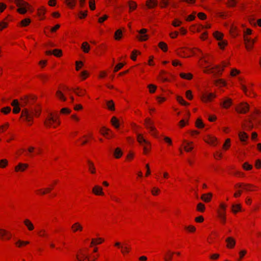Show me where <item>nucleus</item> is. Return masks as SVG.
I'll use <instances>...</instances> for the list:
<instances>
[{
  "instance_id": "nucleus-1",
  "label": "nucleus",
  "mask_w": 261,
  "mask_h": 261,
  "mask_svg": "<svg viewBox=\"0 0 261 261\" xmlns=\"http://www.w3.org/2000/svg\"><path fill=\"white\" fill-rule=\"evenodd\" d=\"M40 114V108L36 106H33L22 110L20 118L28 126H31L34 123V118L39 117Z\"/></svg>"
},
{
  "instance_id": "nucleus-2",
  "label": "nucleus",
  "mask_w": 261,
  "mask_h": 261,
  "mask_svg": "<svg viewBox=\"0 0 261 261\" xmlns=\"http://www.w3.org/2000/svg\"><path fill=\"white\" fill-rule=\"evenodd\" d=\"M136 140L139 145L142 148V153L144 155H148L150 153L152 149V144L151 142L148 140L146 137L141 133L136 134Z\"/></svg>"
},
{
  "instance_id": "nucleus-3",
  "label": "nucleus",
  "mask_w": 261,
  "mask_h": 261,
  "mask_svg": "<svg viewBox=\"0 0 261 261\" xmlns=\"http://www.w3.org/2000/svg\"><path fill=\"white\" fill-rule=\"evenodd\" d=\"M61 122L58 116L54 112L49 113L44 121L45 127L49 129H56L58 127Z\"/></svg>"
},
{
  "instance_id": "nucleus-4",
  "label": "nucleus",
  "mask_w": 261,
  "mask_h": 261,
  "mask_svg": "<svg viewBox=\"0 0 261 261\" xmlns=\"http://www.w3.org/2000/svg\"><path fill=\"white\" fill-rule=\"evenodd\" d=\"M75 257L77 261H95L97 259V255L89 254L88 249L86 247L80 249L76 252Z\"/></svg>"
},
{
  "instance_id": "nucleus-5",
  "label": "nucleus",
  "mask_w": 261,
  "mask_h": 261,
  "mask_svg": "<svg viewBox=\"0 0 261 261\" xmlns=\"http://www.w3.org/2000/svg\"><path fill=\"white\" fill-rule=\"evenodd\" d=\"M227 207L228 205L226 202L221 201L219 202L218 207L216 210L217 217L222 225H225L226 223V212Z\"/></svg>"
},
{
  "instance_id": "nucleus-6",
  "label": "nucleus",
  "mask_w": 261,
  "mask_h": 261,
  "mask_svg": "<svg viewBox=\"0 0 261 261\" xmlns=\"http://www.w3.org/2000/svg\"><path fill=\"white\" fill-rule=\"evenodd\" d=\"M226 67L225 63H222L218 65H216L213 66L205 67L203 69V72L206 74H213L215 76H221Z\"/></svg>"
},
{
  "instance_id": "nucleus-7",
  "label": "nucleus",
  "mask_w": 261,
  "mask_h": 261,
  "mask_svg": "<svg viewBox=\"0 0 261 261\" xmlns=\"http://www.w3.org/2000/svg\"><path fill=\"white\" fill-rule=\"evenodd\" d=\"M254 84L252 82H247L246 84L243 82L240 83V87L245 95L250 98L256 97L257 94L253 89Z\"/></svg>"
},
{
  "instance_id": "nucleus-8",
  "label": "nucleus",
  "mask_w": 261,
  "mask_h": 261,
  "mask_svg": "<svg viewBox=\"0 0 261 261\" xmlns=\"http://www.w3.org/2000/svg\"><path fill=\"white\" fill-rule=\"evenodd\" d=\"M195 49V48L181 47L176 50V53L177 56L181 58H190L194 55Z\"/></svg>"
},
{
  "instance_id": "nucleus-9",
  "label": "nucleus",
  "mask_w": 261,
  "mask_h": 261,
  "mask_svg": "<svg viewBox=\"0 0 261 261\" xmlns=\"http://www.w3.org/2000/svg\"><path fill=\"white\" fill-rule=\"evenodd\" d=\"M14 3L18 7L17 11L20 14H25L32 8L28 2L23 0H16Z\"/></svg>"
},
{
  "instance_id": "nucleus-10",
  "label": "nucleus",
  "mask_w": 261,
  "mask_h": 261,
  "mask_svg": "<svg viewBox=\"0 0 261 261\" xmlns=\"http://www.w3.org/2000/svg\"><path fill=\"white\" fill-rule=\"evenodd\" d=\"M214 61L213 56L210 54H205L198 62L199 66L204 69L205 67L211 66L210 65Z\"/></svg>"
},
{
  "instance_id": "nucleus-11",
  "label": "nucleus",
  "mask_w": 261,
  "mask_h": 261,
  "mask_svg": "<svg viewBox=\"0 0 261 261\" xmlns=\"http://www.w3.org/2000/svg\"><path fill=\"white\" fill-rule=\"evenodd\" d=\"M217 94L214 92H203L201 93L200 99L204 103H211L216 98Z\"/></svg>"
},
{
  "instance_id": "nucleus-12",
  "label": "nucleus",
  "mask_w": 261,
  "mask_h": 261,
  "mask_svg": "<svg viewBox=\"0 0 261 261\" xmlns=\"http://www.w3.org/2000/svg\"><path fill=\"white\" fill-rule=\"evenodd\" d=\"M147 33V29L145 28L141 29V30L137 31L136 38L140 42L146 41L149 38V35Z\"/></svg>"
},
{
  "instance_id": "nucleus-13",
  "label": "nucleus",
  "mask_w": 261,
  "mask_h": 261,
  "mask_svg": "<svg viewBox=\"0 0 261 261\" xmlns=\"http://www.w3.org/2000/svg\"><path fill=\"white\" fill-rule=\"evenodd\" d=\"M243 40H244V43L245 49L248 51H251L254 48V44L257 41V37H254L253 38L251 37V38L243 39Z\"/></svg>"
},
{
  "instance_id": "nucleus-14",
  "label": "nucleus",
  "mask_w": 261,
  "mask_h": 261,
  "mask_svg": "<svg viewBox=\"0 0 261 261\" xmlns=\"http://www.w3.org/2000/svg\"><path fill=\"white\" fill-rule=\"evenodd\" d=\"M203 141L208 145L212 146H216L218 143V138L214 135L207 134L203 138Z\"/></svg>"
},
{
  "instance_id": "nucleus-15",
  "label": "nucleus",
  "mask_w": 261,
  "mask_h": 261,
  "mask_svg": "<svg viewBox=\"0 0 261 261\" xmlns=\"http://www.w3.org/2000/svg\"><path fill=\"white\" fill-rule=\"evenodd\" d=\"M93 138V133L92 132H89L79 138L77 142L80 143V145L84 146L89 143L90 140H92Z\"/></svg>"
},
{
  "instance_id": "nucleus-16",
  "label": "nucleus",
  "mask_w": 261,
  "mask_h": 261,
  "mask_svg": "<svg viewBox=\"0 0 261 261\" xmlns=\"http://www.w3.org/2000/svg\"><path fill=\"white\" fill-rule=\"evenodd\" d=\"M249 105L246 102H242L237 105L236 111L240 114H245L249 111Z\"/></svg>"
},
{
  "instance_id": "nucleus-17",
  "label": "nucleus",
  "mask_w": 261,
  "mask_h": 261,
  "mask_svg": "<svg viewBox=\"0 0 261 261\" xmlns=\"http://www.w3.org/2000/svg\"><path fill=\"white\" fill-rule=\"evenodd\" d=\"M99 132L107 139H111L115 137L114 132L107 127H102L100 129Z\"/></svg>"
},
{
  "instance_id": "nucleus-18",
  "label": "nucleus",
  "mask_w": 261,
  "mask_h": 261,
  "mask_svg": "<svg viewBox=\"0 0 261 261\" xmlns=\"http://www.w3.org/2000/svg\"><path fill=\"white\" fill-rule=\"evenodd\" d=\"M91 192L96 196L103 197L105 195L103 188L99 185H94L92 188Z\"/></svg>"
},
{
  "instance_id": "nucleus-19",
  "label": "nucleus",
  "mask_w": 261,
  "mask_h": 261,
  "mask_svg": "<svg viewBox=\"0 0 261 261\" xmlns=\"http://www.w3.org/2000/svg\"><path fill=\"white\" fill-rule=\"evenodd\" d=\"M13 21V17L8 15L4 18L1 21H0V32L2 31L5 29H7L10 22Z\"/></svg>"
},
{
  "instance_id": "nucleus-20",
  "label": "nucleus",
  "mask_w": 261,
  "mask_h": 261,
  "mask_svg": "<svg viewBox=\"0 0 261 261\" xmlns=\"http://www.w3.org/2000/svg\"><path fill=\"white\" fill-rule=\"evenodd\" d=\"M12 238V233L7 230L0 228V240L9 241Z\"/></svg>"
},
{
  "instance_id": "nucleus-21",
  "label": "nucleus",
  "mask_w": 261,
  "mask_h": 261,
  "mask_svg": "<svg viewBox=\"0 0 261 261\" xmlns=\"http://www.w3.org/2000/svg\"><path fill=\"white\" fill-rule=\"evenodd\" d=\"M182 146L186 152H191L194 148V143L192 141H189L186 139L182 141Z\"/></svg>"
},
{
  "instance_id": "nucleus-22",
  "label": "nucleus",
  "mask_w": 261,
  "mask_h": 261,
  "mask_svg": "<svg viewBox=\"0 0 261 261\" xmlns=\"http://www.w3.org/2000/svg\"><path fill=\"white\" fill-rule=\"evenodd\" d=\"M131 245L129 243L126 242L122 243L120 252L123 256H125L128 254L131 251Z\"/></svg>"
},
{
  "instance_id": "nucleus-23",
  "label": "nucleus",
  "mask_w": 261,
  "mask_h": 261,
  "mask_svg": "<svg viewBox=\"0 0 261 261\" xmlns=\"http://www.w3.org/2000/svg\"><path fill=\"white\" fill-rule=\"evenodd\" d=\"M84 230V226L80 222H75L72 224L71 230L72 233L82 232Z\"/></svg>"
},
{
  "instance_id": "nucleus-24",
  "label": "nucleus",
  "mask_w": 261,
  "mask_h": 261,
  "mask_svg": "<svg viewBox=\"0 0 261 261\" xmlns=\"http://www.w3.org/2000/svg\"><path fill=\"white\" fill-rule=\"evenodd\" d=\"M71 90L76 95L79 97H83L87 94L86 90L79 86L72 88Z\"/></svg>"
},
{
  "instance_id": "nucleus-25",
  "label": "nucleus",
  "mask_w": 261,
  "mask_h": 261,
  "mask_svg": "<svg viewBox=\"0 0 261 261\" xmlns=\"http://www.w3.org/2000/svg\"><path fill=\"white\" fill-rule=\"evenodd\" d=\"M46 13V9L43 6L39 7L37 9V15L40 20H43L45 19Z\"/></svg>"
},
{
  "instance_id": "nucleus-26",
  "label": "nucleus",
  "mask_w": 261,
  "mask_h": 261,
  "mask_svg": "<svg viewBox=\"0 0 261 261\" xmlns=\"http://www.w3.org/2000/svg\"><path fill=\"white\" fill-rule=\"evenodd\" d=\"M226 247L228 249H233L236 245V240L232 237H228L225 239Z\"/></svg>"
},
{
  "instance_id": "nucleus-27",
  "label": "nucleus",
  "mask_w": 261,
  "mask_h": 261,
  "mask_svg": "<svg viewBox=\"0 0 261 261\" xmlns=\"http://www.w3.org/2000/svg\"><path fill=\"white\" fill-rule=\"evenodd\" d=\"M33 99L32 98L29 96H24L22 97L20 99V105L21 107H26L28 106V107H31Z\"/></svg>"
},
{
  "instance_id": "nucleus-28",
  "label": "nucleus",
  "mask_w": 261,
  "mask_h": 261,
  "mask_svg": "<svg viewBox=\"0 0 261 261\" xmlns=\"http://www.w3.org/2000/svg\"><path fill=\"white\" fill-rule=\"evenodd\" d=\"M243 39L251 38L253 31L250 28H246L245 24H242Z\"/></svg>"
},
{
  "instance_id": "nucleus-29",
  "label": "nucleus",
  "mask_w": 261,
  "mask_h": 261,
  "mask_svg": "<svg viewBox=\"0 0 261 261\" xmlns=\"http://www.w3.org/2000/svg\"><path fill=\"white\" fill-rule=\"evenodd\" d=\"M174 255V251L171 249H167L163 254V259L164 261H172L173 256Z\"/></svg>"
},
{
  "instance_id": "nucleus-30",
  "label": "nucleus",
  "mask_w": 261,
  "mask_h": 261,
  "mask_svg": "<svg viewBox=\"0 0 261 261\" xmlns=\"http://www.w3.org/2000/svg\"><path fill=\"white\" fill-rule=\"evenodd\" d=\"M11 106L13 107V113L14 114H18L20 112L21 105L17 99H14L11 103Z\"/></svg>"
},
{
  "instance_id": "nucleus-31",
  "label": "nucleus",
  "mask_w": 261,
  "mask_h": 261,
  "mask_svg": "<svg viewBox=\"0 0 261 261\" xmlns=\"http://www.w3.org/2000/svg\"><path fill=\"white\" fill-rule=\"evenodd\" d=\"M190 116V112H188L187 116L185 118L179 121V122L178 123V126L180 128H182L189 124V119Z\"/></svg>"
},
{
  "instance_id": "nucleus-32",
  "label": "nucleus",
  "mask_w": 261,
  "mask_h": 261,
  "mask_svg": "<svg viewBox=\"0 0 261 261\" xmlns=\"http://www.w3.org/2000/svg\"><path fill=\"white\" fill-rule=\"evenodd\" d=\"M53 190V187H47L36 190L35 192L37 195L43 196L49 193Z\"/></svg>"
},
{
  "instance_id": "nucleus-33",
  "label": "nucleus",
  "mask_w": 261,
  "mask_h": 261,
  "mask_svg": "<svg viewBox=\"0 0 261 261\" xmlns=\"http://www.w3.org/2000/svg\"><path fill=\"white\" fill-rule=\"evenodd\" d=\"M232 105V100L229 97H225L223 101L220 103L221 107L224 109H229Z\"/></svg>"
},
{
  "instance_id": "nucleus-34",
  "label": "nucleus",
  "mask_w": 261,
  "mask_h": 261,
  "mask_svg": "<svg viewBox=\"0 0 261 261\" xmlns=\"http://www.w3.org/2000/svg\"><path fill=\"white\" fill-rule=\"evenodd\" d=\"M28 167L29 165L27 163H19L15 167L14 170L16 172H22L25 171Z\"/></svg>"
},
{
  "instance_id": "nucleus-35",
  "label": "nucleus",
  "mask_w": 261,
  "mask_h": 261,
  "mask_svg": "<svg viewBox=\"0 0 261 261\" xmlns=\"http://www.w3.org/2000/svg\"><path fill=\"white\" fill-rule=\"evenodd\" d=\"M238 137L240 141L243 143V145H246L249 138L248 134L243 131H241L238 134Z\"/></svg>"
},
{
  "instance_id": "nucleus-36",
  "label": "nucleus",
  "mask_w": 261,
  "mask_h": 261,
  "mask_svg": "<svg viewBox=\"0 0 261 261\" xmlns=\"http://www.w3.org/2000/svg\"><path fill=\"white\" fill-rule=\"evenodd\" d=\"M230 210L232 213L236 215L238 213L242 212V206L240 203H233L230 207Z\"/></svg>"
},
{
  "instance_id": "nucleus-37",
  "label": "nucleus",
  "mask_w": 261,
  "mask_h": 261,
  "mask_svg": "<svg viewBox=\"0 0 261 261\" xmlns=\"http://www.w3.org/2000/svg\"><path fill=\"white\" fill-rule=\"evenodd\" d=\"M159 4L158 0H146L145 6L148 9H155Z\"/></svg>"
},
{
  "instance_id": "nucleus-38",
  "label": "nucleus",
  "mask_w": 261,
  "mask_h": 261,
  "mask_svg": "<svg viewBox=\"0 0 261 261\" xmlns=\"http://www.w3.org/2000/svg\"><path fill=\"white\" fill-rule=\"evenodd\" d=\"M105 242V239L102 238L97 237L91 239L90 247H92L93 246L98 245L102 244Z\"/></svg>"
},
{
  "instance_id": "nucleus-39",
  "label": "nucleus",
  "mask_w": 261,
  "mask_h": 261,
  "mask_svg": "<svg viewBox=\"0 0 261 261\" xmlns=\"http://www.w3.org/2000/svg\"><path fill=\"white\" fill-rule=\"evenodd\" d=\"M258 187L252 184H245L244 185V190L247 192H255L258 191Z\"/></svg>"
},
{
  "instance_id": "nucleus-40",
  "label": "nucleus",
  "mask_w": 261,
  "mask_h": 261,
  "mask_svg": "<svg viewBox=\"0 0 261 261\" xmlns=\"http://www.w3.org/2000/svg\"><path fill=\"white\" fill-rule=\"evenodd\" d=\"M158 79L162 83L171 82V80L167 76L166 72L163 70L160 72Z\"/></svg>"
},
{
  "instance_id": "nucleus-41",
  "label": "nucleus",
  "mask_w": 261,
  "mask_h": 261,
  "mask_svg": "<svg viewBox=\"0 0 261 261\" xmlns=\"http://www.w3.org/2000/svg\"><path fill=\"white\" fill-rule=\"evenodd\" d=\"M213 196V194L211 192H209L202 194L200 198L203 202L209 203L212 201Z\"/></svg>"
},
{
  "instance_id": "nucleus-42",
  "label": "nucleus",
  "mask_w": 261,
  "mask_h": 261,
  "mask_svg": "<svg viewBox=\"0 0 261 261\" xmlns=\"http://www.w3.org/2000/svg\"><path fill=\"white\" fill-rule=\"evenodd\" d=\"M23 224L30 231H33L35 229L34 225L29 219H25L23 220Z\"/></svg>"
},
{
  "instance_id": "nucleus-43",
  "label": "nucleus",
  "mask_w": 261,
  "mask_h": 261,
  "mask_svg": "<svg viewBox=\"0 0 261 261\" xmlns=\"http://www.w3.org/2000/svg\"><path fill=\"white\" fill-rule=\"evenodd\" d=\"M214 84L216 86L220 88L225 87L227 85V82L223 79H219L218 80H215L214 82Z\"/></svg>"
},
{
  "instance_id": "nucleus-44",
  "label": "nucleus",
  "mask_w": 261,
  "mask_h": 261,
  "mask_svg": "<svg viewBox=\"0 0 261 261\" xmlns=\"http://www.w3.org/2000/svg\"><path fill=\"white\" fill-rule=\"evenodd\" d=\"M55 95L56 97L61 101L64 102L66 101L67 100L66 96L65 95L63 91H62L60 90H58L57 91Z\"/></svg>"
},
{
  "instance_id": "nucleus-45",
  "label": "nucleus",
  "mask_w": 261,
  "mask_h": 261,
  "mask_svg": "<svg viewBox=\"0 0 261 261\" xmlns=\"http://www.w3.org/2000/svg\"><path fill=\"white\" fill-rule=\"evenodd\" d=\"M31 23V19L30 18H25L21 20L17 24L20 28H24L28 27Z\"/></svg>"
},
{
  "instance_id": "nucleus-46",
  "label": "nucleus",
  "mask_w": 261,
  "mask_h": 261,
  "mask_svg": "<svg viewBox=\"0 0 261 261\" xmlns=\"http://www.w3.org/2000/svg\"><path fill=\"white\" fill-rule=\"evenodd\" d=\"M123 37V31L119 29L117 30L114 35V38L116 41H119L121 40Z\"/></svg>"
},
{
  "instance_id": "nucleus-47",
  "label": "nucleus",
  "mask_w": 261,
  "mask_h": 261,
  "mask_svg": "<svg viewBox=\"0 0 261 261\" xmlns=\"http://www.w3.org/2000/svg\"><path fill=\"white\" fill-rule=\"evenodd\" d=\"M87 164H88V170H89V172L92 174H96V168L95 167V165H94V163L90 160H88Z\"/></svg>"
},
{
  "instance_id": "nucleus-48",
  "label": "nucleus",
  "mask_w": 261,
  "mask_h": 261,
  "mask_svg": "<svg viewBox=\"0 0 261 261\" xmlns=\"http://www.w3.org/2000/svg\"><path fill=\"white\" fill-rule=\"evenodd\" d=\"M229 33L232 37H236L239 35L238 29L237 26L232 24L230 26Z\"/></svg>"
},
{
  "instance_id": "nucleus-49",
  "label": "nucleus",
  "mask_w": 261,
  "mask_h": 261,
  "mask_svg": "<svg viewBox=\"0 0 261 261\" xmlns=\"http://www.w3.org/2000/svg\"><path fill=\"white\" fill-rule=\"evenodd\" d=\"M144 126L147 129L149 130L154 126V122L150 118H146L144 121Z\"/></svg>"
},
{
  "instance_id": "nucleus-50",
  "label": "nucleus",
  "mask_w": 261,
  "mask_h": 261,
  "mask_svg": "<svg viewBox=\"0 0 261 261\" xmlns=\"http://www.w3.org/2000/svg\"><path fill=\"white\" fill-rule=\"evenodd\" d=\"M30 244V242L28 241H22L21 240H18L15 243V245L16 247L21 248L24 247L27 245Z\"/></svg>"
},
{
  "instance_id": "nucleus-51",
  "label": "nucleus",
  "mask_w": 261,
  "mask_h": 261,
  "mask_svg": "<svg viewBox=\"0 0 261 261\" xmlns=\"http://www.w3.org/2000/svg\"><path fill=\"white\" fill-rule=\"evenodd\" d=\"M111 123L116 129H118L120 127V121L116 117L113 116L112 117Z\"/></svg>"
},
{
  "instance_id": "nucleus-52",
  "label": "nucleus",
  "mask_w": 261,
  "mask_h": 261,
  "mask_svg": "<svg viewBox=\"0 0 261 261\" xmlns=\"http://www.w3.org/2000/svg\"><path fill=\"white\" fill-rule=\"evenodd\" d=\"M123 154L122 149L120 147H117L114 151L113 155L116 159L121 158Z\"/></svg>"
},
{
  "instance_id": "nucleus-53",
  "label": "nucleus",
  "mask_w": 261,
  "mask_h": 261,
  "mask_svg": "<svg viewBox=\"0 0 261 261\" xmlns=\"http://www.w3.org/2000/svg\"><path fill=\"white\" fill-rule=\"evenodd\" d=\"M90 76V73L87 70H83L81 71L79 75L81 81H84L88 78Z\"/></svg>"
},
{
  "instance_id": "nucleus-54",
  "label": "nucleus",
  "mask_w": 261,
  "mask_h": 261,
  "mask_svg": "<svg viewBox=\"0 0 261 261\" xmlns=\"http://www.w3.org/2000/svg\"><path fill=\"white\" fill-rule=\"evenodd\" d=\"M148 132L152 137L156 139L159 138V132L155 127V126L152 128H150V129L148 130Z\"/></svg>"
},
{
  "instance_id": "nucleus-55",
  "label": "nucleus",
  "mask_w": 261,
  "mask_h": 261,
  "mask_svg": "<svg viewBox=\"0 0 261 261\" xmlns=\"http://www.w3.org/2000/svg\"><path fill=\"white\" fill-rule=\"evenodd\" d=\"M90 48L91 47L87 42L85 41L82 43L81 45V49L84 53H88Z\"/></svg>"
},
{
  "instance_id": "nucleus-56",
  "label": "nucleus",
  "mask_w": 261,
  "mask_h": 261,
  "mask_svg": "<svg viewBox=\"0 0 261 261\" xmlns=\"http://www.w3.org/2000/svg\"><path fill=\"white\" fill-rule=\"evenodd\" d=\"M128 5L129 7V12L131 13L135 11L137 8V4L136 2L133 1H129L128 2Z\"/></svg>"
},
{
  "instance_id": "nucleus-57",
  "label": "nucleus",
  "mask_w": 261,
  "mask_h": 261,
  "mask_svg": "<svg viewBox=\"0 0 261 261\" xmlns=\"http://www.w3.org/2000/svg\"><path fill=\"white\" fill-rule=\"evenodd\" d=\"M180 78L186 80H191L193 79V74L191 73L181 72L179 73Z\"/></svg>"
},
{
  "instance_id": "nucleus-58",
  "label": "nucleus",
  "mask_w": 261,
  "mask_h": 261,
  "mask_svg": "<svg viewBox=\"0 0 261 261\" xmlns=\"http://www.w3.org/2000/svg\"><path fill=\"white\" fill-rule=\"evenodd\" d=\"M185 230L190 233H194L196 231V227L193 225H186L184 227Z\"/></svg>"
},
{
  "instance_id": "nucleus-59",
  "label": "nucleus",
  "mask_w": 261,
  "mask_h": 261,
  "mask_svg": "<svg viewBox=\"0 0 261 261\" xmlns=\"http://www.w3.org/2000/svg\"><path fill=\"white\" fill-rule=\"evenodd\" d=\"M231 144V139L230 138L226 139L222 145L223 150H228L230 148Z\"/></svg>"
},
{
  "instance_id": "nucleus-60",
  "label": "nucleus",
  "mask_w": 261,
  "mask_h": 261,
  "mask_svg": "<svg viewBox=\"0 0 261 261\" xmlns=\"http://www.w3.org/2000/svg\"><path fill=\"white\" fill-rule=\"evenodd\" d=\"M213 37L218 41H220L223 39L224 34L223 33L219 31H215L213 33Z\"/></svg>"
},
{
  "instance_id": "nucleus-61",
  "label": "nucleus",
  "mask_w": 261,
  "mask_h": 261,
  "mask_svg": "<svg viewBox=\"0 0 261 261\" xmlns=\"http://www.w3.org/2000/svg\"><path fill=\"white\" fill-rule=\"evenodd\" d=\"M176 99L177 101L182 106H187L189 105V103L187 102L181 96L177 95L176 97Z\"/></svg>"
},
{
  "instance_id": "nucleus-62",
  "label": "nucleus",
  "mask_w": 261,
  "mask_h": 261,
  "mask_svg": "<svg viewBox=\"0 0 261 261\" xmlns=\"http://www.w3.org/2000/svg\"><path fill=\"white\" fill-rule=\"evenodd\" d=\"M228 45V41L226 40H221L218 41V45L220 49H224Z\"/></svg>"
},
{
  "instance_id": "nucleus-63",
  "label": "nucleus",
  "mask_w": 261,
  "mask_h": 261,
  "mask_svg": "<svg viewBox=\"0 0 261 261\" xmlns=\"http://www.w3.org/2000/svg\"><path fill=\"white\" fill-rule=\"evenodd\" d=\"M141 54V52L139 50L134 49L130 54V59L135 61L137 60V56Z\"/></svg>"
},
{
  "instance_id": "nucleus-64",
  "label": "nucleus",
  "mask_w": 261,
  "mask_h": 261,
  "mask_svg": "<svg viewBox=\"0 0 261 261\" xmlns=\"http://www.w3.org/2000/svg\"><path fill=\"white\" fill-rule=\"evenodd\" d=\"M242 167L245 171H250L253 169L252 165L249 163L248 162H244L242 164Z\"/></svg>"
}]
</instances>
